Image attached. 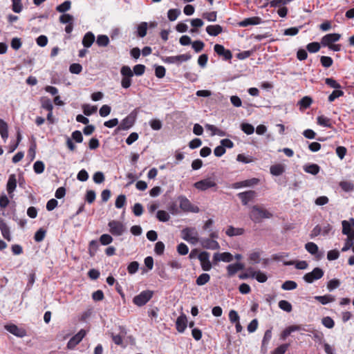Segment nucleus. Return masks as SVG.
<instances>
[{
  "label": "nucleus",
  "instance_id": "1",
  "mask_svg": "<svg viewBox=\"0 0 354 354\" xmlns=\"http://www.w3.org/2000/svg\"><path fill=\"white\" fill-rule=\"evenodd\" d=\"M250 218L255 223L260 222L261 218H270L272 214L264 208L254 205L252 207Z\"/></svg>",
  "mask_w": 354,
  "mask_h": 354
},
{
  "label": "nucleus",
  "instance_id": "2",
  "mask_svg": "<svg viewBox=\"0 0 354 354\" xmlns=\"http://www.w3.org/2000/svg\"><path fill=\"white\" fill-rule=\"evenodd\" d=\"M182 238L192 244H196L199 241L198 233L195 227H185L182 232Z\"/></svg>",
  "mask_w": 354,
  "mask_h": 354
},
{
  "label": "nucleus",
  "instance_id": "3",
  "mask_svg": "<svg viewBox=\"0 0 354 354\" xmlns=\"http://www.w3.org/2000/svg\"><path fill=\"white\" fill-rule=\"evenodd\" d=\"M153 295V291L149 290H143L133 297V303L137 306H142L152 298Z\"/></svg>",
  "mask_w": 354,
  "mask_h": 354
},
{
  "label": "nucleus",
  "instance_id": "4",
  "mask_svg": "<svg viewBox=\"0 0 354 354\" xmlns=\"http://www.w3.org/2000/svg\"><path fill=\"white\" fill-rule=\"evenodd\" d=\"M109 232L113 236H122L126 231V226L120 221L112 220L109 222Z\"/></svg>",
  "mask_w": 354,
  "mask_h": 354
},
{
  "label": "nucleus",
  "instance_id": "5",
  "mask_svg": "<svg viewBox=\"0 0 354 354\" xmlns=\"http://www.w3.org/2000/svg\"><path fill=\"white\" fill-rule=\"evenodd\" d=\"M120 73L122 76L121 86L124 88H128L131 85V77L133 75V71L128 66H123L121 68Z\"/></svg>",
  "mask_w": 354,
  "mask_h": 354
},
{
  "label": "nucleus",
  "instance_id": "6",
  "mask_svg": "<svg viewBox=\"0 0 354 354\" xmlns=\"http://www.w3.org/2000/svg\"><path fill=\"white\" fill-rule=\"evenodd\" d=\"M136 119V113L133 111L121 121L118 130H127L130 129L134 124Z\"/></svg>",
  "mask_w": 354,
  "mask_h": 354
},
{
  "label": "nucleus",
  "instance_id": "7",
  "mask_svg": "<svg viewBox=\"0 0 354 354\" xmlns=\"http://www.w3.org/2000/svg\"><path fill=\"white\" fill-rule=\"evenodd\" d=\"M178 201L180 203V207L184 212H190L194 213H198L199 212V208L197 206L192 205L190 201L185 196H179Z\"/></svg>",
  "mask_w": 354,
  "mask_h": 354
},
{
  "label": "nucleus",
  "instance_id": "8",
  "mask_svg": "<svg viewBox=\"0 0 354 354\" xmlns=\"http://www.w3.org/2000/svg\"><path fill=\"white\" fill-rule=\"evenodd\" d=\"M323 276H324L323 270L319 268H315L313 270L312 272L304 274L303 278L306 282H307L308 283H311L314 281L321 279Z\"/></svg>",
  "mask_w": 354,
  "mask_h": 354
},
{
  "label": "nucleus",
  "instance_id": "9",
  "mask_svg": "<svg viewBox=\"0 0 354 354\" xmlns=\"http://www.w3.org/2000/svg\"><path fill=\"white\" fill-rule=\"evenodd\" d=\"M194 186L198 190L205 191L209 188L216 187V183L211 178H207L195 183Z\"/></svg>",
  "mask_w": 354,
  "mask_h": 354
},
{
  "label": "nucleus",
  "instance_id": "10",
  "mask_svg": "<svg viewBox=\"0 0 354 354\" xmlns=\"http://www.w3.org/2000/svg\"><path fill=\"white\" fill-rule=\"evenodd\" d=\"M191 57L192 56L189 54H182L176 56L166 57L163 59V62L167 64H180L183 62L189 60Z\"/></svg>",
  "mask_w": 354,
  "mask_h": 354
},
{
  "label": "nucleus",
  "instance_id": "11",
  "mask_svg": "<svg viewBox=\"0 0 354 354\" xmlns=\"http://www.w3.org/2000/svg\"><path fill=\"white\" fill-rule=\"evenodd\" d=\"M86 335V331L84 329H81L68 342L67 348L71 350L73 349L82 340Z\"/></svg>",
  "mask_w": 354,
  "mask_h": 354
},
{
  "label": "nucleus",
  "instance_id": "12",
  "mask_svg": "<svg viewBox=\"0 0 354 354\" xmlns=\"http://www.w3.org/2000/svg\"><path fill=\"white\" fill-rule=\"evenodd\" d=\"M198 259L201 262V266L204 271H209L212 268V264L209 261V254L207 252H201L198 255Z\"/></svg>",
  "mask_w": 354,
  "mask_h": 354
},
{
  "label": "nucleus",
  "instance_id": "13",
  "mask_svg": "<svg viewBox=\"0 0 354 354\" xmlns=\"http://www.w3.org/2000/svg\"><path fill=\"white\" fill-rule=\"evenodd\" d=\"M214 50L218 55L222 56L225 60H230L232 57L231 51L225 49L223 45L215 44Z\"/></svg>",
  "mask_w": 354,
  "mask_h": 354
},
{
  "label": "nucleus",
  "instance_id": "14",
  "mask_svg": "<svg viewBox=\"0 0 354 354\" xmlns=\"http://www.w3.org/2000/svg\"><path fill=\"white\" fill-rule=\"evenodd\" d=\"M341 35L338 33H330L324 36L322 39L321 44L323 46H328L333 43L339 41Z\"/></svg>",
  "mask_w": 354,
  "mask_h": 354
},
{
  "label": "nucleus",
  "instance_id": "15",
  "mask_svg": "<svg viewBox=\"0 0 354 354\" xmlns=\"http://www.w3.org/2000/svg\"><path fill=\"white\" fill-rule=\"evenodd\" d=\"M203 248L208 250H218L220 248L219 243L213 239L206 238L199 240Z\"/></svg>",
  "mask_w": 354,
  "mask_h": 354
},
{
  "label": "nucleus",
  "instance_id": "16",
  "mask_svg": "<svg viewBox=\"0 0 354 354\" xmlns=\"http://www.w3.org/2000/svg\"><path fill=\"white\" fill-rule=\"evenodd\" d=\"M257 193L253 190H249L238 194V197L241 199L243 205H246L250 201L256 197Z\"/></svg>",
  "mask_w": 354,
  "mask_h": 354
},
{
  "label": "nucleus",
  "instance_id": "17",
  "mask_svg": "<svg viewBox=\"0 0 354 354\" xmlns=\"http://www.w3.org/2000/svg\"><path fill=\"white\" fill-rule=\"evenodd\" d=\"M233 260V256L230 252H223V253H215L213 257V261L216 264L218 261L223 262H231Z\"/></svg>",
  "mask_w": 354,
  "mask_h": 354
},
{
  "label": "nucleus",
  "instance_id": "18",
  "mask_svg": "<svg viewBox=\"0 0 354 354\" xmlns=\"http://www.w3.org/2000/svg\"><path fill=\"white\" fill-rule=\"evenodd\" d=\"M259 182V180L258 178H253L251 179L236 182L232 185V187L234 189H239L241 187H251L258 184Z\"/></svg>",
  "mask_w": 354,
  "mask_h": 354
},
{
  "label": "nucleus",
  "instance_id": "19",
  "mask_svg": "<svg viewBox=\"0 0 354 354\" xmlns=\"http://www.w3.org/2000/svg\"><path fill=\"white\" fill-rule=\"evenodd\" d=\"M187 319L185 315L182 314L180 315L176 322V329L179 333H183L187 328Z\"/></svg>",
  "mask_w": 354,
  "mask_h": 354
},
{
  "label": "nucleus",
  "instance_id": "20",
  "mask_svg": "<svg viewBox=\"0 0 354 354\" xmlns=\"http://www.w3.org/2000/svg\"><path fill=\"white\" fill-rule=\"evenodd\" d=\"M248 272L250 274V277L255 278L259 283H264L267 281L266 274L261 271H254L252 268L248 269Z\"/></svg>",
  "mask_w": 354,
  "mask_h": 354
},
{
  "label": "nucleus",
  "instance_id": "21",
  "mask_svg": "<svg viewBox=\"0 0 354 354\" xmlns=\"http://www.w3.org/2000/svg\"><path fill=\"white\" fill-rule=\"evenodd\" d=\"M305 249L312 255H315L317 259H319L322 257V254H319L318 246L313 242L306 243Z\"/></svg>",
  "mask_w": 354,
  "mask_h": 354
},
{
  "label": "nucleus",
  "instance_id": "22",
  "mask_svg": "<svg viewBox=\"0 0 354 354\" xmlns=\"http://www.w3.org/2000/svg\"><path fill=\"white\" fill-rule=\"evenodd\" d=\"M342 234L344 235H347L351 232H353L354 230L351 227H354V218H351L349 221H343L342 222Z\"/></svg>",
  "mask_w": 354,
  "mask_h": 354
},
{
  "label": "nucleus",
  "instance_id": "23",
  "mask_svg": "<svg viewBox=\"0 0 354 354\" xmlns=\"http://www.w3.org/2000/svg\"><path fill=\"white\" fill-rule=\"evenodd\" d=\"M5 328L17 337H22L25 335L24 330L18 328V326L15 324L6 325Z\"/></svg>",
  "mask_w": 354,
  "mask_h": 354
},
{
  "label": "nucleus",
  "instance_id": "24",
  "mask_svg": "<svg viewBox=\"0 0 354 354\" xmlns=\"http://www.w3.org/2000/svg\"><path fill=\"white\" fill-rule=\"evenodd\" d=\"M244 268V266L241 263H236L230 264L227 266V274L229 277H232L238 271L241 270Z\"/></svg>",
  "mask_w": 354,
  "mask_h": 354
},
{
  "label": "nucleus",
  "instance_id": "25",
  "mask_svg": "<svg viewBox=\"0 0 354 354\" xmlns=\"http://www.w3.org/2000/svg\"><path fill=\"white\" fill-rule=\"evenodd\" d=\"M206 32L208 35L216 37L223 32V28L218 24L209 25L206 27Z\"/></svg>",
  "mask_w": 354,
  "mask_h": 354
},
{
  "label": "nucleus",
  "instance_id": "26",
  "mask_svg": "<svg viewBox=\"0 0 354 354\" xmlns=\"http://www.w3.org/2000/svg\"><path fill=\"white\" fill-rule=\"evenodd\" d=\"M95 41V35L91 32H86L83 39L82 44L85 48H90Z\"/></svg>",
  "mask_w": 354,
  "mask_h": 354
},
{
  "label": "nucleus",
  "instance_id": "27",
  "mask_svg": "<svg viewBox=\"0 0 354 354\" xmlns=\"http://www.w3.org/2000/svg\"><path fill=\"white\" fill-rule=\"evenodd\" d=\"M261 23V19L257 17L246 18L239 23L241 27H246L250 25H257Z\"/></svg>",
  "mask_w": 354,
  "mask_h": 354
},
{
  "label": "nucleus",
  "instance_id": "28",
  "mask_svg": "<svg viewBox=\"0 0 354 354\" xmlns=\"http://www.w3.org/2000/svg\"><path fill=\"white\" fill-rule=\"evenodd\" d=\"M17 187V180L15 174H11L9 176L8 183H7V191L8 194L10 195L15 191Z\"/></svg>",
  "mask_w": 354,
  "mask_h": 354
},
{
  "label": "nucleus",
  "instance_id": "29",
  "mask_svg": "<svg viewBox=\"0 0 354 354\" xmlns=\"http://www.w3.org/2000/svg\"><path fill=\"white\" fill-rule=\"evenodd\" d=\"M304 170L305 172L316 175L319 172L320 167L317 164H306L304 166Z\"/></svg>",
  "mask_w": 354,
  "mask_h": 354
},
{
  "label": "nucleus",
  "instance_id": "30",
  "mask_svg": "<svg viewBox=\"0 0 354 354\" xmlns=\"http://www.w3.org/2000/svg\"><path fill=\"white\" fill-rule=\"evenodd\" d=\"M0 230L3 238L8 241H10L12 238L10 232V228L3 221H0Z\"/></svg>",
  "mask_w": 354,
  "mask_h": 354
},
{
  "label": "nucleus",
  "instance_id": "31",
  "mask_svg": "<svg viewBox=\"0 0 354 354\" xmlns=\"http://www.w3.org/2000/svg\"><path fill=\"white\" fill-rule=\"evenodd\" d=\"M270 173L273 176H280L285 171V167L281 164L272 165L270 168Z\"/></svg>",
  "mask_w": 354,
  "mask_h": 354
},
{
  "label": "nucleus",
  "instance_id": "32",
  "mask_svg": "<svg viewBox=\"0 0 354 354\" xmlns=\"http://www.w3.org/2000/svg\"><path fill=\"white\" fill-rule=\"evenodd\" d=\"M225 233L229 236H239L244 233V230L243 228H236L230 225L227 229Z\"/></svg>",
  "mask_w": 354,
  "mask_h": 354
},
{
  "label": "nucleus",
  "instance_id": "33",
  "mask_svg": "<svg viewBox=\"0 0 354 354\" xmlns=\"http://www.w3.org/2000/svg\"><path fill=\"white\" fill-rule=\"evenodd\" d=\"M0 134L4 141L8 138V127L7 123L2 119H0Z\"/></svg>",
  "mask_w": 354,
  "mask_h": 354
},
{
  "label": "nucleus",
  "instance_id": "34",
  "mask_svg": "<svg viewBox=\"0 0 354 354\" xmlns=\"http://www.w3.org/2000/svg\"><path fill=\"white\" fill-rule=\"evenodd\" d=\"M148 24L147 22H141L137 27V35L139 37H144L147 35Z\"/></svg>",
  "mask_w": 354,
  "mask_h": 354
},
{
  "label": "nucleus",
  "instance_id": "35",
  "mask_svg": "<svg viewBox=\"0 0 354 354\" xmlns=\"http://www.w3.org/2000/svg\"><path fill=\"white\" fill-rule=\"evenodd\" d=\"M96 44L100 47H106L109 44V38L107 35H100L97 37Z\"/></svg>",
  "mask_w": 354,
  "mask_h": 354
},
{
  "label": "nucleus",
  "instance_id": "36",
  "mask_svg": "<svg viewBox=\"0 0 354 354\" xmlns=\"http://www.w3.org/2000/svg\"><path fill=\"white\" fill-rule=\"evenodd\" d=\"M315 299L318 301L323 305H326L330 302H333L335 300L333 297L330 295H326L324 296H315Z\"/></svg>",
  "mask_w": 354,
  "mask_h": 354
},
{
  "label": "nucleus",
  "instance_id": "37",
  "mask_svg": "<svg viewBox=\"0 0 354 354\" xmlns=\"http://www.w3.org/2000/svg\"><path fill=\"white\" fill-rule=\"evenodd\" d=\"M317 123L322 127H329L330 128L332 127V124L330 123V120L324 115H319L317 118Z\"/></svg>",
  "mask_w": 354,
  "mask_h": 354
},
{
  "label": "nucleus",
  "instance_id": "38",
  "mask_svg": "<svg viewBox=\"0 0 354 354\" xmlns=\"http://www.w3.org/2000/svg\"><path fill=\"white\" fill-rule=\"evenodd\" d=\"M210 279V276L209 274L203 273L198 277L196 280V283L198 286H203L206 284Z\"/></svg>",
  "mask_w": 354,
  "mask_h": 354
},
{
  "label": "nucleus",
  "instance_id": "39",
  "mask_svg": "<svg viewBox=\"0 0 354 354\" xmlns=\"http://www.w3.org/2000/svg\"><path fill=\"white\" fill-rule=\"evenodd\" d=\"M71 2L69 0L65 1L56 8V10L60 13H64L71 9Z\"/></svg>",
  "mask_w": 354,
  "mask_h": 354
},
{
  "label": "nucleus",
  "instance_id": "40",
  "mask_svg": "<svg viewBox=\"0 0 354 354\" xmlns=\"http://www.w3.org/2000/svg\"><path fill=\"white\" fill-rule=\"evenodd\" d=\"M313 102V100L309 96H305L302 97L298 102L300 105L301 109H307L308 108Z\"/></svg>",
  "mask_w": 354,
  "mask_h": 354
},
{
  "label": "nucleus",
  "instance_id": "41",
  "mask_svg": "<svg viewBox=\"0 0 354 354\" xmlns=\"http://www.w3.org/2000/svg\"><path fill=\"white\" fill-rule=\"evenodd\" d=\"M82 109L84 114L89 116L91 114L95 113L97 109L96 106H91L90 104H86L82 106Z\"/></svg>",
  "mask_w": 354,
  "mask_h": 354
},
{
  "label": "nucleus",
  "instance_id": "42",
  "mask_svg": "<svg viewBox=\"0 0 354 354\" xmlns=\"http://www.w3.org/2000/svg\"><path fill=\"white\" fill-rule=\"evenodd\" d=\"M156 218L161 222H167L170 219V216L165 210H158L156 213Z\"/></svg>",
  "mask_w": 354,
  "mask_h": 354
},
{
  "label": "nucleus",
  "instance_id": "43",
  "mask_svg": "<svg viewBox=\"0 0 354 354\" xmlns=\"http://www.w3.org/2000/svg\"><path fill=\"white\" fill-rule=\"evenodd\" d=\"M180 15V10L179 9H170L167 12V17L169 21H175L178 16Z\"/></svg>",
  "mask_w": 354,
  "mask_h": 354
},
{
  "label": "nucleus",
  "instance_id": "44",
  "mask_svg": "<svg viewBox=\"0 0 354 354\" xmlns=\"http://www.w3.org/2000/svg\"><path fill=\"white\" fill-rule=\"evenodd\" d=\"M279 307L287 313L291 312L292 309L291 304L286 300H281L279 302Z\"/></svg>",
  "mask_w": 354,
  "mask_h": 354
},
{
  "label": "nucleus",
  "instance_id": "45",
  "mask_svg": "<svg viewBox=\"0 0 354 354\" xmlns=\"http://www.w3.org/2000/svg\"><path fill=\"white\" fill-rule=\"evenodd\" d=\"M41 107L48 111H52L53 109V105L52 102L48 98H42L41 100Z\"/></svg>",
  "mask_w": 354,
  "mask_h": 354
},
{
  "label": "nucleus",
  "instance_id": "46",
  "mask_svg": "<svg viewBox=\"0 0 354 354\" xmlns=\"http://www.w3.org/2000/svg\"><path fill=\"white\" fill-rule=\"evenodd\" d=\"M45 165L41 160H37L34 163L33 169L36 174H41L44 171Z\"/></svg>",
  "mask_w": 354,
  "mask_h": 354
},
{
  "label": "nucleus",
  "instance_id": "47",
  "mask_svg": "<svg viewBox=\"0 0 354 354\" xmlns=\"http://www.w3.org/2000/svg\"><path fill=\"white\" fill-rule=\"evenodd\" d=\"M126 201H127V198H126L125 195H124V194L119 195L115 200V207L118 209L122 208L125 205Z\"/></svg>",
  "mask_w": 354,
  "mask_h": 354
},
{
  "label": "nucleus",
  "instance_id": "48",
  "mask_svg": "<svg viewBox=\"0 0 354 354\" xmlns=\"http://www.w3.org/2000/svg\"><path fill=\"white\" fill-rule=\"evenodd\" d=\"M241 127V130L247 135H251L254 131V127L249 123H242Z\"/></svg>",
  "mask_w": 354,
  "mask_h": 354
},
{
  "label": "nucleus",
  "instance_id": "49",
  "mask_svg": "<svg viewBox=\"0 0 354 354\" xmlns=\"http://www.w3.org/2000/svg\"><path fill=\"white\" fill-rule=\"evenodd\" d=\"M297 284L293 281H286L281 286V288L285 290H292L297 288Z\"/></svg>",
  "mask_w": 354,
  "mask_h": 354
},
{
  "label": "nucleus",
  "instance_id": "50",
  "mask_svg": "<svg viewBox=\"0 0 354 354\" xmlns=\"http://www.w3.org/2000/svg\"><path fill=\"white\" fill-rule=\"evenodd\" d=\"M46 233V232L45 230H44L42 228L39 229L35 234V236H34L35 241L36 242L42 241L45 238Z\"/></svg>",
  "mask_w": 354,
  "mask_h": 354
},
{
  "label": "nucleus",
  "instance_id": "51",
  "mask_svg": "<svg viewBox=\"0 0 354 354\" xmlns=\"http://www.w3.org/2000/svg\"><path fill=\"white\" fill-rule=\"evenodd\" d=\"M113 240V239L112 236L108 234H104L100 237V241L103 245H107L110 244L112 243Z\"/></svg>",
  "mask_w": 354,
  "mask_h": 354
},
{
  "label": "nucleus",
  "instance_id": "52",
  "mask_svg": "<svg viewBox=\"0 0 354 354\" xmlns=\"http://www.w3.org/2000/svg\"><path fill=\"white\" fill-rule=\"evenodd\" d=\"M306 48L310 53H315L319 50L320 44L318 42H312L306 46Z\"/></svg>",
  "mask_w": 354,
  "mask_h": 354
},
{
  "label": "nucleus",
  "instance_id": "53",
  "mask_svg": "<svg viewBox=\"0 0 354 354\" xmlns=\"http://www.w3.org/2000/svg\"><path fill=\"white\" fill-rule=\"evenodd\" d=\"M322 65L325 68H329L332 66L333 61L330 57L322 56L320 58Z\"/></svg>",
  "mask_w": 354,
  "mask_h": 354
},
{
  "label": "nucleus",
  "instance_id": "54",
  "mask_svg": "<svg viewBox=\"0 0 354 354\" xmlns=\"http://www.w3.org/2000/svg\"><path fill=\"white\" fill-rule=\"evenodd\" d=\"M59 21L62 24H73V17L69 14H63L59 17Z\"/></svg>",
  "mask_w": 354,
  "mask_h": 354
},
{
  "label": "nucleus",
  "instance_id": "55",
  "mask_svg": "<svg viewBox=\"0 0 354 354\" xmlns=\"http://www.w3.org/2000/svg\"><path fill=\"white\" fill-rule=\"evenodd\" d=\"M82 71V66L80 64L74 63L69 66V71L73 74H80Z\"/></svg>",
  "mask_w": 354,
  "mask_h": 354
},
{
  "label": "nucleus",
  "instance_id": "56",
  "mask_svg": "<svg viewBox=\"0 0 354 354\" xmlns=\"http://www.w3.org/2000/svg\"><path fill=\"white\" fill-rule=\"evenodd\" d=\"M341 188L345 192H351L354 189V185L348 181H342L339 183Z\"/></svg>",
  "mask_w": 354,
  "mask_h": 354
},
{
  "label": "nucleus",
  "instance_id": "57",
  "mask_svg": "<svg viewBox=\"0 0 354 354\" xmlns=\"http://www.w3.org/2000/svg\"><path fill=\"white\" fill-rule=\"evenodd\" d=\"M132 71L136 75L140 76L143 75L145 71V66L142 64H137L134 66Z\"/></svg>",
  "mask_w": 354,
  "mask_h": 354
},
{
  "label": "nucleus",
  "instance_id": "58",
  "mask_svg": "<svg viewBox=\"0 0 354 354\" xmlns=\"http://www.w3.org/2000/svg\"><path fill=\"white\" fill-rule=\"evenodd\" d=\"M93 181L97 184H100L104 181V175L102 171H97L93 174Z\"/></svg>",
  "mask_w": 354,
  "mask_h": 354
},
{
  "label": "nucleus",
  "instance_id": "59",
  "mask_svg": "<svg viewBox=\"0 0 354 354\" xmlns=\"http://www.w3.org/2000/svg\"><path fill=\"white\" fill-rule=\"evenodd\" d=\"M139 268V263L137 261H132L127 267L128 272L131 274H135Z\"/></svg>",
  "mask_w": 354,
  "mask_h": 354
},
{
  "label": "nucleus",
  "instance_id": "60",
  "mask_svg": "<svg viewBox=\"0 0 354 354\" xmlns=\"http://www.w3.org/2000/svg\"><path fill=\"white\" fill-rule=\"evenodd\" d=\"M322 324L328 328H332L334 327L335 322L333 319L330 317H325L322 319Z\"/></svg>",
  "mask_w": 354,
  "mask_h": 354
},
{
  "label": "nucleus",
  "instance_id": "61",
  "mask_svg": "<svg viewBox=\"0 0 354 354\" xmlns=\"http://www.w3.org/2000/svg\"><path fill=\"white\" fill-rule=\"evenodd\" d=\"M339 285H340L339 280H338L337 279H333L328 281V283L327 284V288L330 291H331V290L338 288L339 286Z\"/></svg>",
  "mask_w": 354,
  "mask_h": 354
},
{
  "label": "nucleus",
  "instance_id": "62",
  "mask_svg": "<svg viewBox=\"0 0 354 354\" xmlns=\"http://www.w3.org/2000/svg\"><path fill=\"white\" fill-rule=\"evenodd\" d=\"M192 48L195 50L196 53L201 52L204 48V43L201 40H197L194 41L192 44Z\"/></svg>",
  "mask_w": 354,
  "mask_h": 354
},
{
  "label": "nucleus",
  "instance_id": "63",
  "mask_svg": "<svg viewBox=\"0 0 354 354\" xmlns=\"http://www.w3.org/2000/svg\"><path fill=\"white\" fill-rule=\"evenodd\" d=\"M344 95V92L341 90H335L332 92V93L328 96V101L330 102H333L336 98L342 96Z\"/></svg>",
  "mask_w": 354,
  "mask_h": 354
},
{
  "label": "nucleus",
  "instance_id": "64",
  "mask_svg": "<svg viewBox=\"0 0 354 354\" xmlns=\"http://www.w3.org/2000/svg\"><path fill=\"white\" fill-rule=\"evenodd\" d=\"M288 348V344H281L275 348L272 354H284Z\"/></svg>",
  "mask_w": 354,
  "mask_h": 354
}]
</instances>
